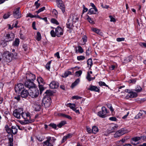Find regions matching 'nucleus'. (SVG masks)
<instances>
[{
  "instance_id": "obj_1",
  "label": "nucleus",
  "mask_w": 146,
  "mask_h": 146,
  "mask_svg": "<svg viewBox=\"0 0 146 146\" xmlns=\"http://www.w3.org/2000/svg\"><path fill=\"white\" fill-rule=\"evenodd\" d=\"M63 34V30L61 27L59 26L56 28L55 32L53 30H52L50 32L51 35L53 37H55L56 35L59 37L62 35Z\"/></svg>"
},
{
  "instance_id": "obj_2",
  "label": "nucleus",
  "mask_w": 146,
  "mask_h": 146,
  "mask_svg": "<svg viewBox=\"0 0 146 146\" xmlns=\"http://www.w3.org/2000/svg\"><path fill=\"white\" fill-rule=\"evenodd\" d=\"M21 117L25 119L24 123L25 124L31 123L34 121L33 119H31L30 114L29 112H24L23 111Z\"/></svg>"
},
{
  "instance_id": "obj_3",
  "label": "nucleus",
  "mask_w": 146,
  "mask_h": 146,
  "mask_svg": "<svg viewBox=\"0 0 146 146\" xmlns=\"http://www.w3.org/2000/svg\"><path fill=\"white\" fill-rule=\"evenodd\" d=\"M46 140L43 142V146H53L56 139L54 137H48Z\"/></svg>"
},
{
  "instance_id": "obj_4",
  "label": "nucleus",
  "mask_w": 146,
  "mask_h": 146,
  "mask_svg": "<svg viewBox=\"0 0 146 146\" xmlns=\"http://www.w3.org/2000/svg\"><path fill=\"white\" fill-rule=\"evenodd\" d=\"M29 92L30 96L33 98L37 97L39 94V90L36 86L29 90Z\"/></svg>"
},
{
  "instance_id": "obj_5",
  "label": "nucleus",
  "mask_w": 146,
  "mask_h": 146,
  "mask_svg": "<svg viewBox=\"0 0 146 146\" xmlns=\"http://www.w3.org/2000/svg\"><path fill=\"white\" fill-rule=\"evenodd\" d=\"M23 108H21L15 109L13 111V115L17 119H20L23 113Z\"/></svg>"
},
{
  "instance_id": "obj_6",
  "label": "nucleus",
  "mask_w": 146,
  "mask_h": 146,
  "mask_svg": "<svg viewBox=\"0 0 146 146\" xmlns=\"http://www.w3.org/2000/svg\"><path fill=\"white\" fill-rule=\"evenodd\" d=\"M3 57L7 62H10L12 60L11 53L9 51L4 52L3 54Z\"/></svg>"
},
{
  "instance_id": "obj_7",
  "label": "nucleus",
  "mask_w": 146,
  "mask_h": 146,
  "mask_svg": "<svg viewBox=\"0 0 146 146\" xmlns=\"http://www.w3.org/2000/svg\"><path fill=\"white\" fill-rule=\"evenodd\" d=\"M56 2L57 7L64 13L65 11V5L63 1L62 0H56Z\"/></svg>"
},
{
  "instance_id": "obj_8",
  "label": "nucleus",
  "mask_w": 146,
  "mask_h": 146,
  "mask_svg": "<svg viewBox=\"0 0 146 146\" xmlns=\"http://www.w3.org/2000/svg\"><path fill=\"white\" fill-rule=\"evenodd\" d=\"M42 102L46 107H48L50 105L51 100L50 98L45 96L43 98Z\"/></svg>"
},
{
  "instance_id": "obj_9",
  "label": "nucleus",
  "mask_w": 146,
  "mask_h": 146,
  "mask_svg": "<svg viewBox=\"0 0 146 146\" xmlns=\"http://www.w3.org/2000/svg\"><path fill=\"white\" fill-rule=\"evenodd\" d=\"M101 109L102 111H99L98 113V115L100 117L104 118L107 113V110L104 106L102 107Z\"/></svg>"
},
{
  "instance_id": "obj_10",
  "label": "nucleus",
  "mask_w": 146,
  "mask_h": 146,
  "mask_svg": "<svg viewBox=\"0 0 146 146\" xmlns=\"http://www.w3.org/2000/svg\"><path fill=\"white\" fill-rule=\"evenodd\" d=\"M25 86L29 89V90L35 87V84L31 80H27L25 83Z\"/></svg>"
},
{
  "instance_id": "obj_11",
  "label": "nucleus",
  "mask_w": 146,
  "mask_h": 146,
  "mask_svg": "<svg viewBox=\"0 0 146 146\" xmlns=\"http://www.w3.org/2000/svg\"><path fill=\"white\" fill-rule=\"evenodd\" d=\"M24 89V86L22 83L17 84L15 87V90L16 92L19 93Z\"/></svg>"
},
{
  "instance_id": "obj_12",
  "label": "nucleus",
  "mask_w": 146,
  "mask_h": 146,
  "mask_svg": "<svg viewBox=\"0 0 146 146\" xmlns=\"http://www.w3.org/2000/svg\"><path fill=\"white\" fill-rule=\"evenodd\" d=\"M14 38V34L12 33H11L6 34L5 40L7 42L11 41L13 40Z\"/></svg>"
},
{
  "instance_id": "obj_13",
  "label": "nucleus",
  "mask_w": 146,
  "mask_h": 146,
  "mask_svg": "<svg viewBox=\"0 0 146 146\" xmlns=\"http://www.w3.org/2000/svg\"><path fill=\"white\" fill-rule=\"evenodd\" d=\"M20 8L18 7L15 9L13 11V15L14 17L17 19L20 18L21 14L19 12Z\"/></svg>"
},
{
  "instance_id": "obj_14",
  "label": "nucleus",
  "mask_w": 146,
  "mask_h": 146,
  "mask_svg": "<svg viewBox=\"0 0 146 146\" xmlns=\"http://www.w3.org/2000/svg\"><path fill=\"white\" fill-rule=\"evenodd\" d=\"M117 125L112 124L110 125L108 129V131L110 133L114 132L118 127Z\"/></svg>"
},
{
  "instance_id": "obj_15",
  "label": "nucleus",
  "mask_w": 146,
  "mask_h": 146,
  "mask_svg": "<svg viewBox=\"0 0 146 146\" xmlns=\"http://www.w3.org/2000/svg\"><path fill=\"white\" fill-rule=\"evenodd\" d=\"M126 92L128 93V94L126 96V97H129L130 98H135L137 96V94L136 93L133 92H130V90L127 89L126 90Z\"/></svg>"
},
{
  "instance_id": "obj_16",
  "label": "nucleus",
  "mask_w": 146,
  "mask_h": 146,
  "mask_svg": "<svg viewBox=\"0 0 146 146\" xmlns=\"http://www.w3.org/2000/svg\"><path fill=\"white\" fill-rule=\"evenodd\" d=\"M125 131L124 129L123 128L117 131L114 134V136L115 138L118 137L125 133Z\"/></svg>"
},
{
  "instance_id": "obj_17",
  "label": "nucleus",
  "mask_w": 146,
  "mask_h": 146,
  "mask_svg": "<svg viewBox=\"0 0 146 146\" xmlns=\"http://www.w3.org/2000/svg\"><path fill=\"white\" fill-rule=\"evenodd\" d=\"M26 78L27 80L33 81L35 79V75L31 73H28L26 74Z\"/></svg>"
},
{
  "instance_id": "obj_18",
  "label": "nucleus",
  "mask_w": 146,
  "mask_h": 146,
  "mask_svg": "<svg viewBox=\"0 0 146 146\" xmlns=\"http://www.w3.org/2000/svg\"><path fill=\"white\" fill-rule=\"evenodd\" d=\"M79 18L75 15L71 14L70 15L69 19H68L70 21H72L74 23H75L78 21Z\"/></svg>"
},
{
  "instance_id": "obj_19",
  "label": "nucleus",
  "mask_w": 146,
  "mask_h": 146,
  "mask_svg": "<svg viewBox=\"0 0 146 146\" xmlns=\"http://www.w3.org/2000/svg\"><path fill=\"white\" fill-rule=\"evenodd\" d=\"M58 86V83L55 81L52 82L50 84V88L53 89L57 88Z\"/></svg>"
},
{
  "instance_id": "obj_20",
  "label": "nucleus",
  "mask_w": 146,
  "mask_h": 146,
  "mask_svg": "<svg viewBox=\"0 0 146 146\" xmlns=\"http://www.w3.org/2000/svg\"><path fill=\"white\" fill-rule=\"evenodd\" d=\"M29 94V92L27 90L24 89V90L21 91V97L23 98H26Z\"/></svg>"
},
{
  "instance_id": "obj_21",
  "label": "nucleus",
  "mask_w": 146,
  "mask_h": 146,
  "mask_svg": "<svg viewBox=\"0 0 146 146\" xmlns=\"http://www.w3.org/2000/svg\"><path fill=\"white\" fill-rule=\"evenodd\" d=\"M88 89L91 91L96 92H99L100 91V89L97 86L92 85H90L89 88Z\"/></svg>"
},
{
  "instance_id": "obj_22",
  "label": "nucleus",
  "mask_w": 146,
  "mask_h": 146,
  "mask_svg": "<svg viewBox=\"0 0 146 146\" xmlns=\"http://www.w3.org/2000/svg\"><path fill=\"white\" fill-rule=\"evenodd\" d=\"M75 52L76 53H82L84 52L83 50L80 46H78L75 48Z\"/></svg>"
},
{
  "instance_id": "obj_23",
  "label": "nucleus",
  "mask_w": 146,
  "mask_h": 146,
  "mask_svg": "<svg viewBox=\"0 0 146 146\" xmlns=\"http://www.w3.org/2000/svg\"><path fill=\"white\" fill-rule=\"evenodd\" d=\"M37 80L39 84V85H43L45 83L43 79L40 76L37 77Z\"/></svg>"
},
{
  "instance_id": "obj_24",
  "label": "nucleus",
  "mask_w": 146,
  "mask_h": 146,
  "mask_svg": "<svg viewBox=\"0 0 146 146\" xmlns=\"http://www.w3.org/2000/svg\"><path fill=\"white\" fill-rule=\"evenodd\" d=\"M98 10L96 11L95 9L93 8H91L90 9L88 12V14L90 15L95 14H96V13L98 11Z\"/></svg>"
},
{
  "instance_id": "obj_25",
  "label": "nucleus",
  "mask_w": 146,
  "mask_h": 146,
  "mask_svg": "<svg viewBox=\"0 0 146 146\" xmlns=\"http://www.w3.org/2000/svg\"><path fill=\"white\" fill-rule=\"evenodd\" d=\"M66 26L67 28L70 29H72L73 27V24L69 19L68 20L67 23H66Z\"/></svg>"
},
{
  "instance_id": "obj_26",
  "label": "nucleus",
  "mask_w": 146,
  "mask_h": 146,
  "mask_svg": "<svg viewBox=\"0 0 146 146\" xmlns=\"http://www.w3.org/2000/svg\"><path fill=\"white\" fill-rule=\"evenodd\" d=\"M19 39L18 38H16L13 42V45L15 46H18L19 44Z\"/></svg>"
},
{
  "instance_id": "obj_27",
  "label": "nucleus",
  "mask_w": 146,
  "mask_h": 146,
  "mask_svg": "<svg viewBox=\"0 0 146 146\" xmlns=\"http://www.w3.org/2000/svg\"><path fill=\"white\" fill-rule=\"evenodd\" d=\"M99 129L97 127L94 126L92 128V133L94 134H96L98 131Z\"/></svg>"
},
{
  "instance_id": "obj_28",
  "label": "nucleus",
  "mask_w": 146,
  "mask_h": 146,
  "mask_svg": "<svg viewBox=\"0 0 146 146\" xmlns=\"http://www.w3.org/2000/svg\"><path fill=\"white\" fill-rule=\"evenodd\" d=\"M67 106L69 107L70 108L74 110L76 107L75 104L69 103L67 104Z\"/></svg>"
},
{
  "instance_id": "obj_29",
  "label": "nucleus",
  "mask_w": 146,
  "mask_h": 146,
  "mask_svg": "<svg viewBox=\"0 0 146 146\" xmlns=\"http://www.w3.org/2000/svg\"><path fill=\"white\" fill-rule=\"evenodd\" d=\"M12 131L11 133H13V134H15L17 133V129L16 126H13L11 127Z\"/></svg>"
},
{
  "instance_id": "obj_30",
  "label": "nucleus",
  "mask_w": 146,
  "mask_h": 146,
  "mask_svg": "<svg viewBox=\"0 0 146 146\" xmlns=\"http://www.w3.org/2000/svg\"><path fill=\"white\" fill-rule=\"evenodd\" d=\"M71 74V72L68 71H67L65 72L64 74L62 76V77L63 78H66L69 75Z\"/></svg>"
},
{
  "instance_id": "obj_31",
  "label": "nucleus",
  "mask_w": 146,
  "mask_h": 146,
  "mask_svg": "<svg viewBox=\"0 0 146 146\" xmlns=\"http://www.w3.org/2000/svg\"><path fill=\"white\" fill-rule=\"evenodd\" d=\"M80 80L79 79H77L72 84L71 87L72 88H74L75 86L77 85L79 82Z\"/></svg>"
},
{
  "instance_id": "obj_32",
  "label": "nucleus",
  "mask_w": 146,
  "mask_h": 146,
  "mask_svg": "<svg viewBox=\"0 0 146 146\" xmlns=\"http://www.w3.org/2000/svg\"><path fill=\"white\" fill-rule=\"evenodd\" d=\"M66 123V121H61L57 125V126L59 128L63 126Z\"/></svg>"
},
{
  "instance_id": "obj_33",
  "label": "nucleus",
  "mask_w": 146,
  "mask_h": 146,
  "mask_svg": "<svg viewBox=\"0 0 146 146\" xmlns=\"http://www.w3.org/2000/svg\"><path fill=\"white\" fill-rule=\"evenodd\" d=\"M87 64L88 66L90 68L93 65L92 60L91 58H90L88 60L87 62Z\"/></svg>"
},
{
  "instance_id": "obj_34",
  "label": "nucleus",
  "mask_w": 146,
  "mask_h": 146,
  "mask_svg": "<svg viewBox=\"0 0 146 146\" xmlns=\"http://www.w3.org/2000/svg\"><path fill=\"white\" fill-rule=\"evenodd\" d=\"M41 38L40 33L39 32H38L36 36V39L38 41H40Z\"/></svg>"
},
{
  "instance_id": "obj_35",
  "label": "nucleus",
  "mask_w": 146,
  "mask_h": 146,
  "mask_svg": "<svg viewBox=\"0 0 146 146\" xmlns=\"http://www.w3.org/2000/svg\"><path fill=\"white\" fill-rule=\"evenodd\" d=\"M86 19L90 23L92 24H93L94 23V21L92 20L91 18L89 16H87Z\"/></svg>"
},
{
  "instance_id": "obj_36",
  "label": "nucleus",
  "mask_w": 146,
  "mask_h": 146,
  "mask_svg": "<svg viewBox=\"0 0 146 146\" xmlns=\"http://www.w3.org/2000/svg\"><path fill=\"white\" fill-rule=\"evenodd\" d=\"M142 88L139 86H137L134 90L137 92H141L142 90Z\"/></svg>"
},
{
  "instance_id": "obj_37",
  "label": "nucleus",
  "mask_w": 146,
  "mask_h": 146,
  "mask_svg": "<svg viewBox=\"0 0 146 146\" xmlns=\"http://www.w3.org/2000/svg\"><path fill=\"white\" fill-rule=\"evenodd\" d=\"M82 40L83 41V43L82 44L83 45L85 44L87 41V36L85 35L84 36H83Z\"/></svg>"
},
{
  "instance_id": "obj_38",
  "label": "nucleus",
  "mask_w": 146,
  "mask_h": 146,
  "mask_svg": "<svg viewBox=\"0 0 146 146\" xmlns=\"http://www.w3.org/2000/svg\"><path fill=\"white\" fill-rule=\"evenodd\" d=\"M142 111V110L140 111V112L136 116L135 118L138 119L139 118H140L142 116V115L143 114Z\"/></svg>"
},
{
  "instance_id": "obj_39",
  "label": "nucleus",
  "mask_w": 146,
  "mask_h": 146,
  "mask_svg": "<svg viewBox=\"0 0 146 146\" xmlns=\"http://www.w3.org/2000/svg\"><path fill=\"white\" fill-rule=\"evenodd\" d=\"M85 58V57L84 56H78L77 57V59L79 61L83 60Z\"/></svg>"
},
{
  "instance_id": "obj_40",
  "label": "nucleus",
  "mask_w": 146,
  "mask_h": 146,
  "mask_svg": "<svg viewBox=\"0 0 146 146\" xmlns=\"http://www.w3.org/2000/svg\"><path fill=\"white\" fill-rule=\"evenodd\" d=\"M99 84L100 86H104L107 87H108V86L106 85L105 83L102 81H100L99 82Z\"/></svg>"
},
{
  "instance_id": "obj_41",
  "label": "nucleus",
  "mask_w": 146,
  "mask_h": 146,
  "mask_svg": "<svg viewBox=\"0 0 146 146\" xmlns=\"http://www.w3.org/2000/svg\"><path fill=\"white\" fill-rule=\"evenodd\" d=\"M51 21L52 23L56 24V25H58L59 24V23L58 21L54 19H52L51 20Z\"/></svg>"
},
{
  "instance_id": "obj_42",
  "label": "nucleus",
  "mask_w": 146,
  "mask_h": 146,
  "mask_svg": "<svg viewBox=\"0 0 146 146\" xmlns=\"http://www.w3.org/2000/svg\"><path fill=\"white\" fill-rule=\"evenodd\" d=\"M51 63V61L48 62L46 65V68L47 70H49L50 68V64Z\"/></svg>"
},
{
  "instance_id": "obj_43",
  "label": "nucleus",
  "mask_w": 146,
  "mask_h": 146,
  "mask_svg": "<svg viewBox=\"0 0 146 146\" xmlns=\"http://www.w3.org/2000/svg\"><path fill=\"white\" fill-rule=\"evenodd\" d=\"M82 73V71L81 70H79L76 72V75L78 77H79L81 76Z\"/></svg>"
},
{
  "instance_id": "obj_44",
  "label": "nucleus",
  "mask_w": 146,
  "mask_h": 146,
  "mask_svg": "<svg viewBox=\"0 0 146 146\" xmlns=\"http://www.w3.org/2000/svg\"><path fill=\"white\" fill-rule=\"evenodd\" d=\"M49 125L52 127L53 128L56 129H56L57 127V125H56L55 124L51 123Z\"/></svg>"
},
{
  "instance_id": "obj_45",
  "label": "nucleus",
  "mask_w": 146,
  "mask_h": 146,
  "mask_svg": "<svg viewBox=\"0 0 146 146\" xmlns=\"http://www.w3.org/2000/svg\"><path fill=\"white\" fill-rule=\"evenodd\" d=\"M43 85H39V87L40 90V94H41L42 92L44 90V87L42 86Z\"/></svg>"
},
{
  "instance_id": "obj_46",
  "label": "nucleus",
  "mask_w": 146,
  "mask_h": 146,
  "mask_svg": "<svg viewBox=\"0 0 146 146\" xmlns=\"http://www.w3.org/2000/svg\"><path fill=\"white\" fill-rule=\"evenodd\" d=\"M10 14L9 13L5 14L3 16V18L4 19H6L8 18L10 16Z\"/></svg>"
},
{
  "instance_id": "obj_47",
  "label": "nucleus",
  "mask_w": 146,
  "mask_h": 146,
  "mask_svg": "<svg viewBox=\"0 0 146 146\" xmlns=\"http://www.w3.org/2000/svg\"><path fill=\"white\" fill-rule=\"evenodd\" d=\"M141 139L140 137H136L132 139V140L135 142H137Z\"/></svg>"
},
{
  "instance_id": "obj_48",
  "label": "nucleus",
  "mask_w": 146,
  "mask_h": 146,
  "mask_svg": "<svg viewBox=\"0 0 146 146\" xmlns=\"http://www.w3.org/2000/svg\"><path fill=\"white\" fill-rule=\"evenodd\" d=\"M109 109H110V111L111 112H113L114 111V109L113 108L111 104H108L107 105Z\"/></svg>"
},
{
  "instance_id": "obj_49",
  "label": "nucleus",
  "mask_w": 146,
  "mask_h": 146,
  "mask_svg": "<svg viewBox=\"0 0 146 146\" xmlns=\"http://www.w3.org/2000/svg\"><path fill=\"white\" fill-rule=\"evenodd\" d=\"M26 17H29L31 18H33L34 17H36V15H33L31 13H29L27 15Z\"/></svg>"
},
{
  "instance_id": "obj_50",
  "label": "nucleus",
  "mask_w": 146,
  "mask_h": 146,
  "mask_svg": "<svg viewBox=\"0 0 146 146\" xmlns=\"http://www.w3.org/2000/svg\"><path fill=\"white\" fill-rule=\"evenodd\" d=\"M91 78L92 77H91V76L90 74L89 73V72H88L87 75L86 77V79L88 80L89 81H91Z\"/></svg>"
},
{
  "instance_id": "obj_51",
  "label": "nucleus",
  "mask_w": 146,
  "mask_h": 146,
  "mask_svg": "<svg viewBox=\"0 0 146 146\" xmlns=\"http://www.w3.org/2000/svg\"><path fill=\"white\" fill-rule=\"evenodd\" d=\"M86 128L87 131V132L90 133H92V129L91 130L90 127L89 126H87L86 127Z\"/></svg>"
},
{
  "instance_id": "obj_52",
  "label": "nucleus",
  "mask_w": 146,
  "mask_h": 146,
  "mask_svg": "<svg viewBox=\"0 0 146 146\" xmlns=\"http://www.w3.org/2000/svg\"><path fill=\"white\" fill-rule=\"evenodd\" d=\"M45 9V7H43L40 9L38 11H36V12L37 13H40L42 11H43Z\"/></svg>"
},
{
  "instance_id": "obj_53",
  "label": "nucleus",
  "mask_w": 146,
  "mask_h": 146,
  "mask_svg": "<svg viewBox=\"0 0 146 146\" xmlns=\"http://www.w3.org/2000/svg\"><path fill=\"white\" fill-rule=\"evenodd\" d=\"M83 10L82 11L83 13L86 12L88 10V9L85 7L84 5H83Z\"/></svg>"
},
{
  "instance_id": "obj_54",
  "label": "nucleus",
  "mask_w": 146,
  "mask_h": 146,
  "mask_svg": "<svg viewBox=\"0 0 146 146\" xmlns=\"http://www.w3.org/2000/svg\"><path fill=\"white\" fill-rule=\"evenodd\" d=\"M12 128H11L9 127L6 128V130L8 133H11Z\"/></svg>"
},
{
  "instance_id": "obj_55",
  "label": "nucleus",
  "mask_w": 146,
  "mask_h": 146,
  "mask_svg": "<svg viewBox=\"0 0 146 146\" xmlns=\"http://www.w3.org/2000/svg\"><path fill=\"white\" fill-rule=\"evenodd\" d=\"M35 108L36 111H39L40 109V106L39 105H37Z\"/></svg>"
},
{
  "instance_id": "obj_56",
  "label": "nucleus",
  "mask_w": 146,
  "mask_h": 146,
  "mask_svg": "<svg viewBox=\"0 0 146 146\" xmlns=\"http://www.w3.org/2000/svg\"><path fill=\"white\" fill-rule=\"evenodd\" d=\"M12 59L13 58H17V54L16 53H12Z\"/></svg>"
},
{
  "instance_id": "obj_57",
  "label": "nucleus",
  "mask_w": 146,
  "mask_h": 146,
  "mask_svg": "<svg viewBox=\"0 0 146 146\" xmlns=\"http://www.w3.org/2000/svg\"><path fill=\"white\" fill-rule=\"evenodd\" d=\"M140 46L141 47H144L146 48V43L145 42H140L139 43Z\"/></svg>"
},
{
  "instance_id": "obj_58",
  "label": "nucleus",
  "mask_w": 146,
  "mask_h": 146,
  "mask_svg": "<svg viewBox=\"0 0 146 146\" xmlns=\"http://www.w3.org/2000/svg\"><path fill=\"white\" fill-rule=\"evenodd\" d=\"M124 40L125 38H118L116 39V40L118 42L124 41Z\"/></svg>"
},
{
  "instance_id": "obj_59",
  "label": "nucleus",
  "mask_w": 146,
  "mask_h": 146,
  "mask_svg": "<svg viewBox=\"0 0 146 146\" xmlns=\"http://www.w3.org/2000/svg\"><path fill=\"white\" fill-rule=\"evenodd\" d=\"M131 56H128L126 58H125V60H126L127 62H129L131 60Z\"/></svg>"
},
{
  "instance_id": "obj_60",
  "label": "nucleus",
  "mask_w": 146,
  "mask_h": 146,
  "mask_svg": "<svg viewBox=\"0 0 146 146\" xmlns=\"http://www.w3.org/2000/svg\"><path fill=\"white\" fill-rule=\"evenodd\" d=\"M52 13L55 16H56L58 14V12L55 9H54L52 11Z\"/></svg>"
},
{
  "instance_id": "obj_61",
  "label": "nucleus",
  "mask_w": 146,
  "mask_h": 146,
  "mask_svg": "<svg viewBox=\"0 0 146 146\" xmlns=\"http://www.w3.org/2000/svg\"><path fill=\"white\" fill-rule=\"evenodd\" d=\"M109 120L112 121H116L117 120L116 118L114 117H112L109 118Z\"/></svg>"
},
{
  "instance_id": "obj_62",
  "label": "nucleus",
  "mask_w": 146,
  "mask_h": 146,
  "mask_svg": "<svg viewBox=\"0 0 146 146\" xmlns=\"http://www.w3.org/2000/svg\"><path fill=\"white\" fill-rule=\"evenodd\" d=\"M38 0H38L37 1H36L35 3V5L37 9L38 8L40 5V3H38Z\"/></svg>"
},
{
  "instance_id": "obj_63",
  "label": "nucleus",
  "mask_w": 146,
  "mask_h": 146,
  "mask_svg": "<svg viewBox=\"0 0 146 146\" xmlns=\"http://www.w3.org/2000/svg\"><path fill=\"white\" fill-rule=\"evenodd\" d=\"M93 31L98 34H100V30L96 28H94L92 29Z\"/></svg>"
},
{
  "instance_id": "obj_64",
  "label": "nucleus",
  "mask_w": 146,
  "mask_h": 146,
  "mask_svg": "<svg viewBox=\"0 0 146 146\" xmlns=\"http://www.w3.org/2000/svg\"><path fill=\"white\" fill-rule=\"evenodd\" d=\"M72 99H76V100H78V99H80L81 98V97H80L78 96H73L72 97Z\"/></svg>"
}]
</instances>
